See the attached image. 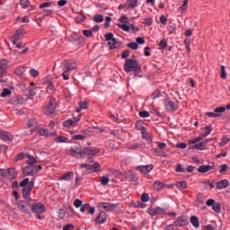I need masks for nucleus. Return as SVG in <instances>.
<instances>
[{"instance_id": "nucleus-31", "label": "nucleus", "mask_w": 230, "mask_h": 230, "mask_svg": "<svg viewBox=\"0 0 230 230\" xmlns=\"http://www.w3.org/2000/svg\"><path fill=\"white\" fill-rule=\"evenodd\" d=\"M55 143H69V138L64 137V136H57V137L54 138Z\"/></svg>"}, {"instance_id": "nucleus-3", "label": "nucleus", "mask_w": 230, "mask_h": 230, "mask_svg": "<svg viewBox=\"0 0 230 230\" xmlns=\"http://www.w3.org/2000/svg\"><path fill=\"white\" fill-rule=\"evenodd\" d=\"M124 71L126 73H130V71H133V73H141V65L136 59H127L124 64Z\"/></svg>"}, {"instance_id": "nucleus-49", "label": "nucleus", "mask_w": 230, "mask_h": 230, "mask_svg": "<svg viewBox=\"0 0 230 230\" xmlns=\"http://www.w3.org/2000/svg\"><path fill=\"white\" fill-rule=\"evenodd\" d=\"M31 76H32V78H37V76H39V71H37V69L35 68H31L30 71H29Z\"/></svg>"}, {"instance_id": "nucleus-62", "label": "nucleus", "mask_w": 230, "mask_h": 230, "mask_svg": "<svg viewBox=\"0 0 230 230\" xmlns=\"http://www.w3.org/2000/svg\"><path fill=\"white\" fill-rule=\"evenodd\" d=\"M141 200L142 202H148V200H150V196L146 193H144L142 194Z\"/></svg>"}, {"instance_id": "nucleus-54", "label": "nucleus", "mask_w": 230, "mask_h": 230, "mask_svg": "<svg viewBox=\"0 0 230 230\" xmlns=\"http://www.w3.org/2000/svg\"><path fill=\"white\" fill-rule=\"evenodd\" d=\"M34 125H37V119H31L27 122V126L29 128H31V127H33Z\"/></svg>"}, {"instance_id": "nucleus-19", "label": "nucleus", "mask_w": 230, "mask_h": 230, "mask_svg": "<svg viewBox=\"0 0 230 230\" xmlns=\"http://www.w3.org/2000/svg\"><path fill=\"white\" fill-rule=\"evenodd\" d=\"M208 141H213V139L208 138L207 140H204L199 144H196L192 148H195L196 150H206V146Z\"/></svg>"}, {"instance_id": "nucleus-60", "label": "nucleus", "mask_w": 230, "mask_h": 230, "mask_svg": "<svg viewBox=\"0 0 230 230\" xmlns=\"http://www.w3.org/2000/svg\"><path fill=\"white\" fill-rule=\"evenodd\" d=\"M29 94L30 96L33 97L35 96V94H37V90L35 89V87H29Z\"/></svg>"}, {"instance_id": "nucleus-59", "label": "nucleus", "mask_w": 230, "mask_h": 230, "mask_svg": "<svg viewBox=\"0 0 230 230\" xmlns=\"http://www.w3.org/2000/svg\"><path fill=\"white\" fill-rule=\"evenodd\" d=\"M20 4L24 9H26L30 6V4L28 3V0H20Z\"/></svg>"}, {"instance_id": "nucleus-7", "label": "nucleus", "mask_w": 230, "mask_h": 230, "mask_svg": "<svg viewBox=\"0 0 230 230\" xmlns=\"http://www.w3.org/2000/svg\"><path fill=\"white\" fill-rule=\"evenodd\" d=\"M35 187V182L31 181L26 187L22 188V195L23 199L26 200H31V190Z\"/></svg>"}, {"instance_id": "nucleus-43", "label": "nucleus", "mask_w": 230, "mask_h": 230, "mask_svg": "<svg viewBox=\"0 0 230 230\" xmlns=\"http://www.w3.org/2000/svg\"><path fill=\"white\" fill-rule=\"evenodd\" d=\"M144 24H146V26H152V24H154V19L152 17H147L144 20Z\"/></svg>"}, {"instance_id": "nucleus-15", "label": "nucleus", "mask_w": 230, "mask_h": 230, "mask_svg": "<svg viewBox=\"0 0 230 230\" xmlns=\"http://www.w3.org/2000/svg\"><path fill=\"white\" fill-rule=\"evenodd\" d=\"M96 224H105L107 222V213L105 211H101L98 215L97 218L95 219Z\"/></svg>"}, {"instance_id": "nucleus-63", "label": "nucleus", "mask_w": 230, "mask_h": 230, "mask_svg": "<svg viewBox=\"0 0 230 230\" xmlns=\"http://www.w3.org/2000/svg\"><path fill=\"white\" fill-rule=\"evenodd\" d=\"M91 166H92L91 172H98V170H99V168H100V164L94 163V164H92Z\"/></svg>"}, {"instance_id": "nucleus-32", "label": "nucleus", "mask_w": 230, "mask_h": 230, "mask_svg": "<svg viewBox=\"0 0 230 230\" xmlns=\"http://www.w3.org/2000/svg\"><path fill=\"white\" fill-rule=\"evenodd\" d=\"M166 185L163 183V181H155L153 184V188L156 190L157 191H160V190H163Z\"/></svg>"}, {"instance_id": "nucleus-28", "label": "nucleus", "mask_w": 230, "mask_h": 230, "mask_svg": "<svg viewBox=\"0 0 230 230\" xmlns=\"http://www.w3.org/2000/svg\"><path fill=\"white\" fill-rule=\"evenodd\" d=\"M109 46L111 49H116V48H119V46H121V43L116 40V39H113L112 40L109 41Z\"/></svg>"}, {"instance_id": "nucleus-64", "label": "nucleus", "mask_w": 230, "mask_h": 230, "mask_svg": "<svg viewBox=\"0 0 230 230\" xmlns=\"http://www.w3.org/2000/svg\"><path fill=\"white\" fill-rule=\"evenodd\" d=\"M83 35H84V37H93V31L84 30L83 31Z\"/></svg>"}, {"instance_id": "nucleus-58", "label": "nucleus", "mask_w": 230, "mask_h": 230, "mask_svg": "<svg viewBox=\"0 0 230 230\" xmlns=\"http://www.w3.org/2000/svg\"><path fill=\"white\" fill-rule=\"evenodd\" d=\"M228 168L229 165H227L226 164L220 165L219 173H224V172H227Z\"/></svg>"}, {"instance_id": "nucleus-21", "label": "nucleus", "mask_w": 230, "mask_h": 230, "mask_svg": "<svg viewBox=\"0 0 230 230\" xmlns=\"http://www.w3.org/2000/svg\"><path fill=\"white\" fill-rule=\"evenodd\" d=\"M99 208L104 209V211H112L114 209V206L109 202L99 203Z\"/></svg>"}, {"instance_id": "nucleus-24", "label": "nucleus", "mask_w": 230, "mask_h": 230, "mask_svg": "<svg viewBox=\"0 0 230 230\" xmlns=\"http://www.w3.org/2000/svg\"><path fill=\"white\" fill-rule=\"evenodd\" d=\"M211 170H213V166L211 165H200L198 168V172L199 173H208V172H211Z\"/></svg>"}, {"instance_id": "nucleus-10", "label": "nucleus", "mask_w": 230, "mask_h": 230, "mask_svg": "<svg viewBox=\"0 0 230 230\" xmlns=\"http://www.w3.org/2000/svg\"><path fill=\"white\" fill-rule=\"evenodd\" d=\"M206 204L208 208H211L212 206V209L215 213L218 214L222 211V204H220V202H215V199H208Z\"/></svg>"}, {"instance_id": "nucleus-35", "label": "nucleus", "mask_w": 230, "mask_h": 230, "mask_svg": "<svg viewBox=\"0 0 230 230\" xmlns=\"http://www.w3.org/2000/svg\"><path fill=\"white\" fill-rule=\"evenodd\" d=\"M10 94H12V90L4 88L1 93L0 96L1 98H6V96H10Z\"/></svg>"}, {"instance_id": "nucleus-33", "label": "nucleus", "mask_w": 230, "mask_h": 230, "mask_svg": "<svg viewBox=\"0 0 230 230\" xmlns=\"http://www.w3.org/2000/svg\"><path fill=\"white\" fill-rule=\"evenodd\" d=\"M14 75H16V76H22V75H24V66L16 67L14 70Z\"/></svg>"}, {"instance_id": "nucleus-44", "label": "nucleus", "mask_w": 230, "mask_h": 230, "mask_svg": "<svg viewBox=\"0 0 230 230\" xmlns=\"http://www.w3.org/2000/svg\"><path fill=\"white\" fill-rule=\"evenodd\" d=\"M167 46L168 42L166 41V40H161V41L159 42L160 49H166Z\"/></svg>"}, {"instance_id": "nucleus-22", "label": "nucleus", "mask_w": 230, "mask_h": 230, "mask_svg": "<svg viewBox=\"0 0 230 230\" xmlns=\"http://www.w3.org/2000/svg\"><path fill=\"white\" fill-rule=\"evenodd\" d=\"M73 177H75V172H67L59 178V181H73Z\"/></svg>"}, {"instance_id": "nucleus-46", "label": "nucleus", "mask_w": 230, "mask_h": 230, "mask_svg": "<svg viewBox=\"0 0 230 230\" xmlns=\"http://www.w3.org/2000/svg\"><path fill=\"white\" fill-rule=\"evenodd\" d=\"M109 182H110L109 177H107V176L101 177V184L102 186H107V184H109Z\"/></svg>"}, {"instance_id": "nucleus-13", "label": "nucleus", "mask_w": 230, "mask_h": 230, "mask_svg": "<svg viewBox=\"0 0 230 230\" xmlns=\"http://www.w3.org/2000/svg\"><path fill=\"white\" fill-rule=\"evenodd\" d=\"M22 35H26V31H24L22 28L18 29L12 38L13 44H16V40H19Z\"/></svg>"}, {"instance_id": "nucleus-5", "label": "nucleus", "mask_w": 230, "mask_h": 230, "mask_svg": "<svg viewBox=\"0 0 230 230\" xmlns=\"http://www.w3.org/2000/svg\"><path fill=\"white\" fill-rule=\"evenodd\" d=\"M70 155L75 159H84V149L80 146H73L69 149Z\"/></svg>"}, {"instance_id": "nucleus-39", "label": "nucleus", "mask_w": 230, "mask_h": 230, "mask_svg": "<svg viewBox=\"0 0 230 230\" xmlns=\"http://www.w3.org/2000/svg\"><path fill=\"white\" fill-rule=\"evenodd\" d=\"M140 130H141V134H142V138L148 139V130L146 129V128L142 127Z\"/></svg>"}, {"instance_id": "nucleus-55", "label": "nucleus", "mask_w": 230, "mask_h": 230, "mask_svg": "<svg viewBox=\"0 0 230 230\" xmlns=\"http://www.w3.org/2000/svg\"><path fill=\"white\" fill-rule=\"evenodd\" d=\"M93 21L95 22H102L103 21V15L102 14H97L93 16Z\"/></svg>"}, {"instance_id": "nucleus-29", "label": "nucleus", "mask_w": 230, "mask_h": 230, "mask_svg": "<svg viewBox=\"0 0 230 230\" xmlns=\"http://www.w3.org/2000/svg\"><path fill=\"white\" fill-rule=\"evenodd\" d=\"M34 132H38L39 136H48V132H49V129L48 128H33Z\"/></svg>"}, {"instance_id": "nucleus-30", "label": "nucleus", "mask_w": 230, "mask_h": 230, "mask_svg": "<svg viewBox=\"0 0 230 230\" xmlns=\"http://www.w3.org/2000/svg\"><path fill=\"white\" fill-rule=\"evenodd\" d=\"M190 224L196 228L200 226V222L199 221V217H197V216L190 217Z\"/></svg>"}, {"instance_id": "nucleus-61", "label": "nucleus", "mask_w": 230, "mask_h": 230, "mask_svg": "<svg viewBox=\"0 0 230 230\" xmlns=\"http://www.w3.org/2000/svg\"><path fill=\"white\" fill-rule=\"evenodd\" d=\"M58 218H65L66 217V211L64 210V208H60L58 213Z\"/></svg>"}, {"instance_id": "nucleus-41", "label": "nucleus", "mask_w": 230, "mask_h": 230, "mask_svg": "<svg viewBox=\"0 0 230 230\" xmlns=\"http://www.w3.org/2000/svg\"><path fill=\"white\" fill-rule=\"evenodd\" d=\"M147 213L150 215V217H155V215H157V208L151 207L147 209Z\"/></svg>"}, {"instance_id": "nucleus-4", "label": "nucleus", "mask_w": 230, "mask_h": 230, "mask_svg": "<svg viewBox=\"0 0 230 230\" xmlns=\"http://www.w3.org/2000/svg\"><path fill=\"white\" fill-rule=\"evenodd\" d=\"M18 208L22 213H26V215H31V200H21L18 202Z\"/></svg>"}, {"instance_id": "nucleus-25", "label": "nucleus", "mask_w": 230, "mask_h": 230, "mask_svg": "<svg viewBox=\"0 0 230 230\" xmlns=\"http://www.w3.org/2000/svg\"><path fill=\"white\" fill-rule=\"evenodd\" d=\"M85 109H89V102L87 101H81L79 102V108L76 109L75 112H82Z\"/></svg>"}, {"instance_id": "nucleus-51", "label": "nucleus", "mask_w": 230, "mask_h": 230, "mask_svg": "<svg viewBox=\"0 0 230 230\" xmlns=\"http://www.w3.org/2000/svg\"><path fill=\"white\" fill-rule=\"evenodd\" d=\"M156 215H166V208L157 207L156 208Z\"/></svg>"}, {"instance_id": "nucleus-38", "label": "nucleus", "mask_w": 230, "mask_h": 230, "mask_svg": "<svg viewBox=\"0 0 230 230\" xmlns=\"http://www.w3.org/2000/svg\"><path fill=\"white\" fill-rule=\"evenodd\" d=\"M188 1L189 0L183 1L182 5L179 7V10L181 12V13H184V12H186V10H188Z\"/></svg>"}, {"instance_id": "nucleus-50", "label": "nucleus", "mask_w": 230, "mask_h": 230, "mask_svg": "<svg viewBox=\"0 0 230 230\" xmlns=\"http://www.w3.org/2000/svg\"><path fill=\"white\" fill-rule=\"evenodd\" d=\"M119 22H122L123 24H128L130 22V19H128L127 15H123L120 17Z\"/></svg>"}, {"instance_id": "nucleus-17", "label": "nucleus", "mask_w": 230, "mask_h": 230, "mask_svg": "<svg viewBox=\"0 0 230 230\" xmlns=\"http://www.w3.org/2000/svg\"><path fill=\"white\" fill-rule=\"evenodd\" d=\"M126 179L128 182H134L136 184L137 182V174L129 171L126 173Z\"/></svg>"}, {"instance_id": "nucleus-1", "label": "nucleus", "mask_w": 230, "mask_h": 230, "mask_svg": "<svg viewBox=\"0 0 230 230\" xmlns=\"http://www.w3.org/2000/svg\"><path fill=\"white\" fill-rule=\"evenodd\" d=\"M27 165L23 167V175L25 177H33L37 175L40 170H42V165L37 164L38 161L35 157L28 155Z\"/></svg>"}, {"instance_id": "nucleus-52", "label": "nucleus", "mask_w": 230, "mask_h": 230, "mask_svg": "<svg viewBox=\"0 0 230 230\" xmlns=\"http://www.w3.org/2000/svg\"><path fill=\"white\" fill-rule=\"evenodd\" d=\"M227 109V107H217L214 110V112H216L217 114H220V112H226V110Z\"/></svg>"}, {"instance_id": "nucleus-12", "label": "nucleus", "mask_w": 230, "mask_h": 230, "mask_svg": "<svg viewBox=\"0 0 230 230\" xmlns=\"http://www.w3.org/2000/svg\"><path fill=\"white\" fill-rule=\"evenodd\" d=\"M136 170H138V172H141L144 175H148L150 172L154 170L153 164H147V165H138L137 166Z\"/></svg>"}, {"instance_id": "nucleus-40", "label": "nucleus", "mask_w": 230, "mask_h": 230, "mask_svg": "<svg viewBox=\"0 0 230 230\" xmlns=\"http://www.w3.org/2000/svg\"><path fill=\"white\" fill-rule=\"evenodd\" d=\"M31 182L30 178H25L20 182V188H26Z\"/></svg>"}, {"instance_id": "nucleus-36", "label": "nucleus", "mask_w": 230, "mask_h": 230, "mask_svg": "<svg viewBox=\"0 0 230 230\" xmlns=\"http://www.w3.org/2000/svg\"><path fill=\"white\" fill-rule=\"evenodd\" d=\"M87 137L85 135H75L72 137L73 141H84Z\"/></svg>"}, {"instance_id": "nucleus-9", "label": "nucleus", "mask_w": 230, "mask_h": 230, "mask_svg": "<svg viewBox=\"0 0 230 230\" xmlns=\"http://www.w3.org/2000/svg\"><path fill=\"white\" fill-rule=\"evenodd\" d=\"M31 209L32 213H36L37 215H41V213H44L46 211V206L42 203H31Z\"/></svg>"}, {"instance_id": "nucleus-48", "label": "nucleus", "mask_w": 230, "mask_h": 230, "mask_svg": "<svg viewBox=\"0 0 230 230\" xmlns=\"http://www.w3.org/2000/svg\"><path fill=\"white\" fill-rule=\"evenodd\" d=\"M75 125V121L73 119H67L63 122V127L68 128V127H73Z\"/></svg>"}, {"instance_id": "nucleus-2", "label": "nucleus", "mask_w": 230, "mask_h": 230, "mask_svg": "<svg viewBox=\"0 0 230 230\" xmlns=\"http://www.w3.org/2000/svg\"><path fill=\"white\" fill-rule=\"evenodd\" d=\"M76 61L75 59H68L62 64V76L64 80H69L71 76V72L76 69Z\"/></svg>"}, {"instance_id": "nucleus-47", "label": "nucleus", "mask_w": 230, "mask_h": 230, "mask_svg": "<svg viewBox=\"0 0 230 230\" xmlns=\"http://www.w3.org/2000/svg\"><path fill=\"white\" fill-rule=\"evenodd\" d=\"M104 39L107 42H111V40H114V34H112V32L106 33Z\"/></svg>"}, {"instance_id": "nucleus-45", "label": "nucleus", "mask_w": 230, "mask_h": 230, "mask_svg": "<svg viewBox=\"0 0 230 230\" xmlns=\"http://www.w3.org/2000/svg\"><path fill=\"white\" fill-rule=\"evenodd\" d=\"M220 76L223 80H226L227 78V73L226 72V66H221V75H220Z\"/></svg>"}, {"instance_id": "nucleus-8", "label": "nucleus", "mask_w": 230, "mask_h": 230, "mask_svg": "<svg viewBox=\"0 0 230 230\" xmlns=\"http://www.w3.org/2000/svg\"><path fill=\"white\" fill-rule=\"evenodd\" d=\"M35 187V182L31 181L26 187L22 188V195L23 199L26 200H31V190Z\"/></svg>"}, {"instance_id": "nucleus-27", "label": "nucleus", "mask_w": 230, "mask_h": 230, "mask_svg": "<svg viewBox=\"0 0 230 230\" xmlns=\"http://www.w3.org/2000/svg\"><path fill=\"white\" fill-rule=\"evenodd\" d=\"M7 69H8V60L1 59L0 60V71H3V73H6Z\"/></svg>"}, {"instance_id": "nucleus-6", "label": "nucleus", "mask_w": 230, "mask_h": 230, "mask_svg": "<svg viewBox=\"0 0 230 230\" xmlns=\"http://www.w3.org/2000/svg\"><path fill=\"white\" fill-rule=\"evenodd\" d=\"M56 109H57V104H55V99H50V101L43 109V112L44 114H46V116H51L52 114H55Z\"/></svg>"}, {"instance_id": "nucleus-37", "label": "nucleus", "mask_w": 230, "mask_h": 230, "mask_svg": "<svg viewBox=\"0 0 230 230\" xmlns=\"http://www.w3.org/2000/svg\"><path fill=\"white\" fill-rule=\"evenodd\" d=\"M118 27L120 29V30H123V31H130V25H127L125 23L121 24V23H119L118 24Z\"/></svg>"}, {"instance_id": "nucleus-57", "label": "nucleus", "mask_w": 230, "mask_h": 230, "mask_svg": "<svg viewBox=\"0 0 230 230\" xmlns=\"http://www.w3.org/2000/svg\"><path fill=\"white\" fill-rule=\"evenodd\" d=\"M138 116L140 118H150V112L146 111H140L138 113Z\"/></svg>"}, {"instance_id": "nucleus-18", "label": "nucleus", "mask_w": 230, "mask_h": 230, "mask_svg": "<svg viewBox=\"0 0 230 230\" xmlns=\"http://www.w3.org/2000/svg\"><path fill=\"white\" fill-rule=\"evenodd\" d=\"M226 188H229V180L225 179L217 182V190H226Z\"/></svg>"}, {"instance_id": "nucleus-34", "label": "nucleus", "mask_w": 230, "mask_h": 230, "mask_svg": "<svg viewBox=\"0 0 230 230\" xmlns=\"http://www.w3.org/2000/svg\"><path fill=\"white\" fill-rule=\"evenodd\" d=\"M176 188H178V190H186V188H188V183L184 181H178L176 182Z\"/></svg>"}, {"instance_id": "nucleus-20", "label": "nucleus", "mask_w": 230, "mask_h": 230, "mask_svg": "<svg viewBox=\"0 0 230 230\" xmlns=\"http://www.w3.org/2000/svg\"><path fill=\"white\" fill-rule=\"evenodd\" d=\"M0 139H2V141H13V136L6 131H1Z\"/></svg>"}, {"instance_id": "nucleus-42", "label": "nucleus", "mask_w": 230, "mask_h": 230, "mask_svg": "<svg viewBox=\"0 0 230 230\" xmlns=\"http://www.w3.org/2000/svg\"><path fill=\"white\" fill-rule=\"evenodd\" d=\"M204 139V137L199 136L192 140H189V145H195V143H199V141H202Z\"/></svg>"}, {"instance_id": "nucleus-16", "label": "nucleus", "mask_w": 230, "mask_h": 230, "mask_svg": "<svg viewBox=\"0 0 230 230\" xmlns=\"http://www.w3.org/2000/svg\"><path fill=\"white\" fill-rule=\"evenodd\" d=\"M176 227H182L188 226V219L185 217H180L174 221Z\"/></svg>"}, {"instance_id": "nucleus-56", "label": "nucleus", "mask_w": 230, "mask_h": 230, "mask_svg": "<svg viewBox=\"0 0 230 230\" xmlns=\"http://www.w3.org/2000/svg\"><path fill=\"white\" fill-rule=\"evenodd\" d=\"M84 204V201H82L79 199H75L74 206L75 208H82V205Z\"/></svg>"}, {"instance_id": "nucleus-26", "label": "nucleus", "mask_w": 230, "mask_h": 230, "mask_svg": "<svg viewBox=\"0 0 230 230\" xmlns=\"http://www.w3.org/2000/svg\"><path fill=\"white\" fill-rule=\"evenodd\" d=\"M125 6H126V8H128V10L137 8V0H128L125 4Z\"/></svg>"}, {"instance_id": "nucleus-23", "label": "nucleus", "mask_w": 230, "mask_h": 230, "mask_svg": "<svg viewBox=\"0 0 230 230\" xmlns=\"http://www.w3.org/2000/svg\"><path fill=\"white\" fill-rule=\"evenodd\" d=\"M15 177H17V170H15V168L7 169V179L13 181Z\"/></svg>"}, {"instance_id": "nucleus-11", "label": "nucleus", "mask_w": 230, "mask_h": 230, "mask_svg": "<svg viewBox=\"0 0 230 230\" xmlns=\"http://www.w3.org/2000/svg\"><path fill=\"white\" fill-rule=\"evenodd\" d=\"M164 105L166 111H177V109H179V106L177 105V103H175V102L170 99H166L164 102Z\"/></svg>"}, {"instance_id": "nucleus-53", "label": "nucleus", "mask_w": 230, "mask_h": 230, "mask_svg": "<svg viewBox=\"0 0 230 230\" xmlns=\"http://www.w3.org/2000/svg\"><path fill=\"white\" fill-rule=\"evenodd\" d=\"M128 48H130V49H137L139 45L137 42H129L128 43Z\"/></svg>"}, {"instance_id": "nucleus-14", "label": "nucleus", "mask_w": 230, "mask_h": 230, "mask_svg": "<svg viewBox=\"0 0 230 230\" xmlns=\"http://www.w3.org/2000/svg\"><path fill=\"white\" fill-rule=\"evenodd\" d=\"M98 151L94 147H85L83 149V158L87 157L88 155H96Z\"/></svg>"}]
</instances>
